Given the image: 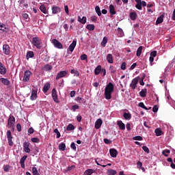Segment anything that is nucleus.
Returning a JSON list of instances; mask_svg holds the SVG:
<instances>
[{"label":"nucleus","instance_id":"13d9d810","mask_svg":"<svg viewBox=\"0 0 175 175\" xmlns=\"http://www.w3.org/2000/svg\"><path fill=\"white\" fill-rule=\"evenodd\" d=\"M96 165H98V166L102 165V164H100V163H102V160H100V158H97V159H96Z\"/></svg>","mask_w":175,"mask_h":175},{"label":"nucleus","instance_id":"39448f33","mask_svg":"<svg viewBox=\"0 0 175 175\" xmlns=\"http://www.w3.org/2000/svg\"><path fill=\"white\" fill-rule=\"evenodd\" d=\"M31 75H32V72L30 70H26L25 72L23 79L24 83H26L27 81H29V79L31 78Z\"/></svg>","mask_w":175,"mask_h":175},{"label":"nucleus","instance_id":"69168bd1","mask_svg":"<svg viewBox=\"0 0 175 175\" xmlns=\"http://www.w3.org/2000/svg\"><path fill=\"white\" fill-rule=\"evenodd\" d=\"M16 129L18 132H21V124L20 123L16 124Z\"/></svg>","mask_w":175,"mask_h":175},{"label":"nucleus","instance_id":"7c9ffc66","mask_svg":"<svg viewBox=\"0 0 175 175\" xmlns=\"http://www.w3.org/2000/svg\"><path fill=\"white\" fill-rule=\"evenodd\" d=\"M33 51H28L27 53L26 58L27 59H29V58H33Z\"/></svg>","mask_w":175,"mask_h":175},{"label":"nucleus","instance_id":"72a5a7b5","mask_svg":"<svg viewBox=\"0 0 175 175\" xmlns=\"http://www.w3.org/2000/svg\"><path fill=\"white\" fill-rule=\"evenodd\" d=\"M107 37H104L103 41L101 42V46L103 47H106V44H107Z\"/></svg>","mask_w":175,"mask_h":175},{"label":"nucleus","instance_id":"8fccbe9b","mask_svg":"<svg viewBox=\"0 0 175 175\" xmlns=\"http://www.w3.org/2000/svg\"><path fill=\"white\" fill-rule=\"evenodd\" d=\"M27 158H28V156H27V155L23 156V157L21 159L20 163H25V161H27Z\"/></svg>","mask_w":175,"mask_h":175},{"label":"nucleus","instance_id":"f8f14e48","mask_svg":"<svg viewBox=\"0 0 175 175\" xmlns=\"http://www.w3.org/2000/svg\"><path fill=\"white\" fill-rule=\"evenodd\" d=\"M29 146H31V144L28 142H25L23 144L24 151L27 154H29V152H31V149L29 148Z\"/></svg>","mask_w":175,"mask_h":175},{"label":"nucleus","instance_id":"f704fd0d","mask_svg":"<svg viewBox=\"0 0 175 175\" xmlns=\"http://www.w3.org/2000/svg\"><path fill=\"white\" fill-rule=\"evenodd\" d=\"M138 105L139 107L144 109V110H150V109H151V107H150L149 108H147V107H146V105H144V103H139Z\"/></svg>","mask_w":175,"mask_h":175},{"label":"nucleus","instance_id":"a19ab883","mask_svg":"<svg viewBox=\"0 0 175 175\" xmlns=\"http://www.w3.org/2000/svg\"><path fill=\"white\" fill-rule=\"evenodd\" d=\"M95 11L97 13L98 16H102V12H100V8H99V6L96 5L95 7Z\"/></svg>","mask_w":175,"mask_h":175},{"label":"nucleus","instance_id":"37998d69","mask_svg":"<svg viewBox=\"0 0 175 175\" xmlns=\"http://www.w3.org/2000/svg\"><path fill=\"white\" fill-rule=\"evenodd\" d=\"M92 173H94V170L88 169L85 172L84 175H92Z\"/></svg>","mask_w":175,"mask_h":175},{"label":"nucleus","instance_id":"f257e3e1","mask_svg":"<svg viewBox=\"0 0 175 175\" xmlns=\"http://www.w3.org/2000/svg\"><path fill=\"white\" fill-rule=\"evenodd\" d=\"M114 92V85L109 82L107 86L105 87V99L108 100L111 99V93Z\"/></svg>","mask_w":175,"mask_h":175},{"label":"nucleus","instance_id":"473e14b6","mask_svg":"<svg viewBox=\"0 0 175 175\" xmlns=\"http://www.w3.org/2000/svg\"><path fill=\"white\" fill-rule=\"evenodd\" d=\"M142 51H143V46H140L137 50V53H136L137 57H140V55H142Z\"/></svg>","mask_w":175,"mask_h":175},{"label":"nucleus","instance_id":"5fc2aeb1","mask_svg":"<svg viewBox=\"0 0 175 175\" xmlns=\"http://www.w3.org/2000/svg\"><path fill=\"white\" fill-rule=\"evenodd\" d=\"M133 140H139V142H141L142 140H143V137L142 136H135L133 138Z\"/></svg>","mask_w":175,"mask_h":175},{"label":"nucleus","instance_id":"ea45409f","mask_svg":"<svg viewBox=\"0 0 175 175\" xmlns=\"http://www.w3.org/2000/svg\"><path fill=\"white\" fill-rule=\"evenodd\" d=\"M123 117L125 120H131L132 116H131V113L125 112L123 115Z\"/></svg>","mask_w":175,"mask_h":175},{"label":"nucleus","instance_id":"393cba45","mask_svg":"<svg viewBox=\"0 0 175 175\" xmlns=\"http://www.w3.org/2000/svg\"><path fill=\"white\" fill-rule=\"evenodd\" d=\"M154 133H156V136H162V135H163V131H162L161 128H157L155 129Z\"/></svg>","mask_w":175,"mask_h":175},{"label":"nucleus","instance_id":"49530a36","mask_svg":"<svg viewBox=\"0 0 175 175\" xmlns=\"http://www.w3.org/2000/svg\"><path fill=\"white\" fill-rule=\"evenodd\" d=\"M167 154H170V150H163V155H164V157H169V155Z\"/></svg>","mask_w":175,"mask_h":175},{"label":"nucleus","instance_id":"bb28decb","mask_svg":"<svg viewBox=\"0 0 175 175\" xmlns=\"http://www.w3.org/2000/svg\"><path fill=\"white\" fill-rule=\"evenodd\" d=\"M43 69L46 72H51V70H53V66H51L50 64H46L44 66Z\"/></svg>","mask_w":175,"mask_h":175},{"label":"nucleus","instance_id":"cd10ccee","mask_svg":"<svg viewBox=\"0 0 175 175\" xmlns=\"http://www.w3.org/2000/svg\"><path fill=\"white\" fill-rule=\"evenodd\" d=\"M49 90H50V83H46L43 87V92L46 94Z\"/></svg>","mask_w":175,"mask_h":175},{"label":"nucleus","instance_id":"ddd939ff","mask_svg":"<svg viewBox=\"0 0 175 175\" xmlns=\"http://www.w3.org/2000/svg\"><path fill=\"white\" fill-rule=\"evenodd\" d=\"M66 75H68V72L65 70L59 72L56 76V80H59V79H62V77H66Z\"/></svg>","mask_w":175,"mask_h":175},{"label":"nucleus","instance_id":"a878e982","mask_svg":"<svg viewBox=\"0 0 175 175\" xmlns=\"http://www.w3.org/2000/svg\"><path fill=\"white\" fill-rule=\"evenodd\" d=\"M78 21L81 24H85L87 23V17L83 16L82 18L80 16H78Z\"/></svg>","mask_w":175,"mask_h":175},{"label":"nucleus","instance_id":"774afa93","mask_svg":"<svg viewBox=\"0 0 175 175\" xmlns=\"http://www.w3.org/2000/svg\"><path fill=\"white\" fill-rule=\"evenodd\" d=\"M153 113H157L158 111V105H154L152 108Z\"/></svg>","mask_w":175,"mask_h":175},{"label":"nucleus","instance_id":"2f4dec72","mask_svg":"<svg viewBox=\"0 0 175 175\" xmlns=\"http://www.w3.org/2000/svg\"><path fill=\"white\" fill-rule=\"evenodd\" d=\"M65 148H66V145L64 143H61L59 145V150L60 151H65Z\"/></svg>","mask_w":175,"mask_h":175},{"label":"nucleus","instance_id":"9b49d317","mask_svg":"<svg viewBox=\"0 0 175 175\" xmlns=\"http://www.w3.org/2000/svg\"><path fill=\"white\" fill-rule=\"evenodd\" d=\"M52 98L55 103H59V100H58V95L57 94V90L55 88L52 90Z\"/></svg>","mask_w":175,"mask_h":175},{"label":"nucleus","instance_id":"09e8293b","mask_svg":"<svg viewBox=\"0 0 175 175\" xmlns=\"http://www.w3.org/2000/svg\"><path fill=\"white\" fill-rule=\"evenodd\" d=\"M135 8L138 10H142V9H143V8L142 7V3H137V4L135 5Z\"/></svg>","mask_w":175,"mask_h":175},{"label":"nucleus","instance_id":"423d86ee","mask_svg":"<svg viewBox=\"0 0 175 175\" xmlns=\"http://www.w3.org/2000/svg\"><path fill=\"white\" fill-rule=\"evenodd\" d=\"M0 31H2L5 33H9V32H10V28L9 27H6L5 23H0Z\"/></svg>","mask_w":175,"mask_h":175},{"label":"nucleus","instance_id":"e433bc0d","mask_svg":"<svg viewBox=\"0 0 175 175\" xmlns=\"http://www.w3.org/2000/svg\"><path fill=\"white\" fill-rule=\"evenodd\" d=\"M32 174L33 175H40V174H39V172H38V168H36V167H32Z\"/></svg>","mask_w":175,"mask_h":175},{"label":"nucleus","instance_id":"a211bd4d","mask_svg":"<svg viewBox=\"0 0 175 175\" xmlns=\"http://www.w3.org/2000/svg\"><path fill=\"white\" fill-rule=\"evenodd\" d=\"M61 8L57 6H53L52 7V13L53 14H57V13H60Z\"/></svg>","mask_w":175,"mask_h":175},{"label":"nucleus","instance_id":"1a4fd4ad","mask_svg":"<svg viewBox=\"0 0 175 175\" xmlns=\"http://www.w3.org/2000/svg\"><path fill=\"white\" fill-rule=\"evenodd\" d=\"M52 43L56 49H64V45H62V44L60 43L59 41H58L57 39H53L52 40Z\"/></svg>","mask_w":175,"mask_h":175},{"label":"nucleus","instance_id":"c9c22d12","mask_svg":"<svg viewBox=\"0 0 175 175\" xmlns=\"http://www.w3.org/2000/svg\"><path fill=\"white\" fill-rule=\"evenodd\" d=\"M107 174L108 175H116V174H117V172L114 170L110 169V170H107Z\"/></svg>","mask_w":175,"mask_h":175},{"label":"nucleus","instance_id":"412c9836","mask_svg":"<svg viewBox=\"0 0 175 175\" xmlns=\"http://www.w3.org/2000/svg\"><path fill=\"white\" fill-rule=\"evenodd\" d=\"M109 13L110 14L114 15L117 12H116V8L112 4L109 5Z\"/></svg>","mask_w":175,"mask_h":175},{"label":"nucleus","instance_id":"4d7b16f0","mask_svg":"<svg viewBox=\"0 0 175 175\" xmlns=\"http://www.w3.org/2000/svg\"><path fill=\"white\" fill-rule=\"evenodd\" d=\"M142 150L145 151L147 154H150V149L147 146H143Z\"/></svg>","mask_w":175,"mask_h":175},{"label":"nucleus","instance_id":"0e129e2a","mask_svg":"<svg viewBox=\"0 0 175 175\" xmlns=\"http://www.w3.org/2000/svg\"><path fill=\"white\" fill-rule=\"evenodd\" d=\"M34 131H35V130L33 129V127H30L27 131V132H28V133H29V135H32V133H33Z\"/></svg>","mask_w":175,"mask_h":175},{"label":"nucleus","instance_id":"a18cd8bd","mask_svg":"<svg viewBox=\"0 0 175 175\" xmlns=\"http://www.w3.org/2000/svg\"><path fill=\"white\" fill-rule=\"evenodd\" d=\"M3 169L4 172H9L10 170V165H3Z\"/></svg>","mask_w":175,"mask_h":175},{"label":"nucleus","instance_id":"3c124183","mask_svg":"<svg viewBox=\"0 0 175 175\" xmlns=\"http://www.w3.org/2000/svg\"><path fill=\"white\" fill-rule=\"evenodd\" d=\"M20 5H21L22 8H23V6L24 8H27V6H28V4L25 3V0H21Z\"/></svg>","mask_w":175,"mask_h":175},{"label":"nucleus","instance_id":"b1692460","mask_svg":"<svg viewBox=\"0 0 175 175\" xmlns=\"http://www.w3.org/2000/svg\"><path fill=\"white\" fill-rule=\"evenodd\" d=\"M107 61L109 64H113V55L109 53L107 55Z\"/></svg>","mask_w":175,"mask_h":175},{"label":"nucleus","instance_id":"864d4df0","mask_svg":"<svg viewBox=\"0 0 175 175\" xmlns=\"http://www.w3.org/2000/svg\"><path fill=\"white\" fill-rule=\"evenodd\" d=\"M120 68L122 70H125V69H126V63H125V62H122Z\"/></svg>","mask_w":175,"mask_h":175},{"label":"nucleus","instance_id":"6ab92c4d","mask_svg":"<svg viewBox=\"0 0 175 175\" xmlns=\"http://www.w3.org/2000/svg\"><path fill=\"white\" fill-rule=\"evenodd\" d=\"M118 126H119V129L120 131H125V124L122 122L121 120H118L117 122Z\"/></svg>","mask_w":175,"mask_h":175},{"label":"nucleus","instance_id":"c85d7f7f","mask_svg":"<svg viewBox=\"0 0 175 175\" xmlns=\"http://www.w3.org/2000/svg\"><path fill=\"white\" fill-rule=\"evenodd\" d=\"M102 70V66H98L95 70H94V73L96 76H98V75H99V73H100Z\"/></svg>","mask_w":175,"mask_h":175},{"label":"nucleus","instance_id":"dca6fc26","mask_svg":"<svg viewBox=\"0 0 175 175\" xmlns=\"http://www.w3.org/2000/svg\"><path fill=\"white\" fill-rule=\"evenodd\" d=\"M164 17L165 14H163L159 17H158L155 23L156 25H158L159 24H162V23H163Z\"/></svg>","mask_w":175,"mask_h":175},{"label":"nucleus","instance_id":"aec40b11","mask_svg":"<svg viewBox=\"0 0 175 175\" xmlns=\"http://www.w3.org/2000/svg\"><path fill=\"white\" fill-rule=\"evenodd\" d=\"M129 16H130L131 20H132L133 21H135V20L137 18V14H136V12H130Z\"/></svg>","mask_w":175,"mask_h":175},{"label":"nucleus","instance_id":"338daca9","mask_svg":"<svg viewBox=\"0 0 175 175\" xmlns=\"http://www.w3.org/2000/svg\"><path fill=\"white\" fill-rule=\"evenodd\" d=\"M150 57H157V51H153L150 53Z\"/></svg>","mask_w":175,"mask_h":175},{"label":"nucleus","instance_id":"7ed1b4c3","mask_svg":"<svg viewBox=\"0 0 175 175\" xmlns=\"http://www.w3.org/2000/svg\"><path fill=\"white\" fill-rule=\"evenodd\" d=\"M139 80L140 77H137L132 80L131 83L130 84V87L132 90H136Z\"/></svg>","mask_w":175,"mask_h":175},{"label":"nucleus","instance_id":"bf43d9fd","mask_svg":"<svg viewBox=\"0 0 175 175\" xmlns=\"http://www.w3.org/2000/svg\"><path fill=\"white\" fill-rule=\"evenodd\" d=\"M81 61H85V59H88V56L86 54H83L81 55Z\"/></svg>","mask_w":175,"mask_h":175},{"label":"nucleus","instance_id":"6e6d98bb","mask_svg":"<svg viewBox=\"0 0 175 175\" xmlns=\"http://www.w3.org/2000/svg\"><path fill=\"white\" fill-rule=\"evenodd\" d=\"M70 148H72V150H73L74 151H76L77 148H76V144L75 142H72L70 145Z\"/></svg>","mask_w":175,"mask_h":175},{"label":"nucleus","instance_id":"052dcab7","mask_svg":"<svg viewBox=\"0 0 175 175\" xmlns=\"http://www.w3.org/2000/svg\"><path fill=\"white\" fill-rule=\"evenodd\" d=\"M75 167H76V166L75 165L69 166L67 167V170H66V172H70V170H75Z\"/></svg>","mask_w":175,"mask_h":175},{"label":"nucleus","instance_id":"6e6552de","mask_svg":"<svg viewBox=\"0 0 175 175\" xmlns=\"http://www.w3.org/2000/svg\"><path fill=\"white\" fill-rule=\"evenodd\" d=\"M76 44H77V41L73 40L68 49V54H72V53H73V51L75 50V48L76 47Z\"/></svg>","mask_w":175,"mask_h":175},{"label":"nucleus","instance_id":"f3484780","mask_svg":"<svg viewBox=\"0 0 175 175\" xmlns=\"http://www.w3.org/2000/svg\"><path fill=\"white\" fill-rule=\"evenodd\" d=\"M102 124H103V121H102V119H100V118L98 119L95 122L96 129H99V128H100V126H102Z\"/></svg>","mask_w":175,"mask_h":175},{"label":"nucleus","instance_id":"4468645a","mask_svg":"<svg viewBox=\"0 0 175 175\" xmlns=\"http://www.w3.org/2000/svg\"><path fill=\"white\" fill-rule=\"evenodd\" d=\"M109 153L112 158H117V155H118V151L115 148L110 149Z\"/></svg>","mask_w":175,"mask_h":175},{"label":"nucleus","instance_id":"79ce46f5","mask_svg":"<svg viewBox=\"0 0 175 175\" xmlns=\"http://www.w3.org/2000/svg\"><path fill=\"white\" fill-rule=\"evenodd\" d=\"M87 29H88V31H94V29H95V25H88L86 26Z\"/></svg>","mask_w":175,"mask_h":175},{"label":"nucleus","instance_id":"f03ea898","mask_svg":"<svg viewBox=\"0 0 175 175\" xmlns=\"http://www.w3.org/2000/svg\"><path fill=\"white\" fill-rule=\"evenodd\" d=\"M31 44L38 50H40V49H42V39L38 36L33 37L32 38Z\"/></svg>","mask_w":175,"mask_h":175},{"label":"nucleus","instance_id":"20e7f679","mask_svg":"<svg viewBox=\"0 0 175 175\" xmlns=\"http://www.w3.org/2000/svg\"><path fill=\"white\" fill-rule=\"evenodd\" d=\"M16 122V118L14 116H10L8 120V126L9 128H14V123Z\"/></svg>","mask_w":175,"mask_h":175},{"label":"nucleus","instance_id":"4c0bfd02","mask_svg":"<svg viewBox=\"0 0 175 175\" xmlns=\"http://www.w3.org/2000/svg\"><path fill=\"white\" fill-rule=\"evenodd\" d=\"M70 73L72 75H75V76H77V77H79V76H80V73L77 70H71Z\"/></svg>","mask_w":175,"mask_h":175},{"label":"nucleus","instance_id":"c03bdc74","mask_svg":"<svg viewBox=\"0 0 175 175\" xmlns=\"http://www.w3.org/2000/svg\"><path fill=\"white\" fill-rule=\"evenodd\" d=\"M118 33L119 36H120V38H122V36H124V31L122 30V29L118 27Z\"/></svg>","mask_w":175,"mask_h":175},{"label":"nucleus","instance_id":"de8ad7c7","mask_svg":"<svg viewBox=\"0 0 175 175\" xmlns=\"http://www.w3.org/2000/svg\"><path fill=\"white\" fill-rule=\"evenodd\" d=\"M54 133L57 134V139H59L61 137V133H59V131H58V129H55L54 130Z\"/></svg>","mask_w":175,"mask_h":175},{"label":"nucleus","instance_id":"4be33fe9","mask_svg":"<svg viewBox=\"0 0 175 175\" xmlns=\"http://www.w3.org/2000/svg\"><path fill=\"white\" fill-rule=\"evenodd\" d=\"M139 96L142 98H146V96H147V89H142L140 92H139Z\"/></svg>","mask_w":175,"mask_h":175},{"label":"nucleus","instance_id":"c756f323","mask_svg":"<svg viewBox=\"0 0 175 175\" xmlns=\"http://www.w3.org/2000/svg\"><path fill=\"white\" fill-rule=\"evenodd\" d=\"M40 10L44 13V14H47V9L44 6V5H41L40 7Z\"/></svg>","mask_w":175,"mask_h":175},{"label":"nucleus","instance_id":"9d476101","mask_svg":"<svg viewBox=\"0 0 175 175\" xmlns=\"http://www.w3.org/2000/svg\"><path fill=\"white\" fill-rule=\"evenodd\" d=\"M3 53L5 55H10V46L9 44L3 45Z\"/></svg>","mask_w":175,"mask_h":175},{"label":"nucleus","instance_id":"5701e85b","mask_svg":"<svg viewBox=\"0 0 175 175\" xmlns=\"http://www.w3.org/2000/svg\"><path fill=\"white\" fill-rule=\"evenodd\" d=\"M0 81H1V83L4 84V85H9V84H10V81H9L6 78H1Z\"/></svg>","mask_w":175,"mask_h":175},{"label":"nucleus","instance_id":"0eeeda50","mask_svg":"<svg viewBox=\"0 0 175 175\" xmlns=\"http://www.w3.org/2000/svg\"><path fill=\"white\" fill-rule=\"evenodd\" d=\"M7 139L8 140L9 146H10L12 147L14 144V143H13V136H12V131H10V130H8L7 131Z\"/></svg>","mask_w":175,"mask_h":175},{"label":"nucleus","instance_id":"58836bf2","mask_svg":"<svg viewBox=\"0 0 175 175\" xmlns=\"http://www.w3.org/2000/svg\"><path fill=\"white\" fill-rule=\"evenodd\" d=\"M66 131H75V126L72 124H69L66 127Z\"/></svg>","mask_w":175,"mask_h":175},{"label":"nucleus","instance_id":"2eb2a0df","mask_svg":"<svg viewBox=\"0 0 175 175\" xmlns=\"http://www.w3.org/2000/svg\"><path fill=\"white\" fill-rule=\"evenodd\" d=\"M0 75H6V67L0 62Z\"/></svg>","mask_w":175,"mask_h":175},{"label":"nucleus","instance_id":"e2e57ef3","mask_svg":"<svg viewBox=\"0 0 175 175\" xmlns=\"http://www.w3.org/2000/svg\"><path fill=\"white\" fill-rule=\"evenodd\" d=\"M77 109H79V105H75L72 106V111H76V110H77Z\"/></svg>","mask_w":175,"mask_h":175},{"label":"nucleus","instance_id":"603ef678","mask_svg":"<svg viewBox=\"0 0 175 175\" xmlns=\"http://www.w3.org/2000/svg\"><path fill=\"white\" fill-rule=\"evenodd\" d=\"M31 142L33 143H39V142H40V139H39V138L38 137H33L31 138Z\"/></svg>","mask_w":175,"mask_h":175},{"label":"nucleus","instance_id":"680f3d73","mask_svg":"<svg viewBox=\"0 0 175 175\" xmlns=\"http://www.w3.org/2000/svg\"><path fill=\"white\" fill-rule=\"evenodd\" d=\"M109 70L111 71V73H116V72H117V70H116V68L113 66H111L109 67Z\"/></svg>","mask_w":175,"mask_h":175}]
</instances>
